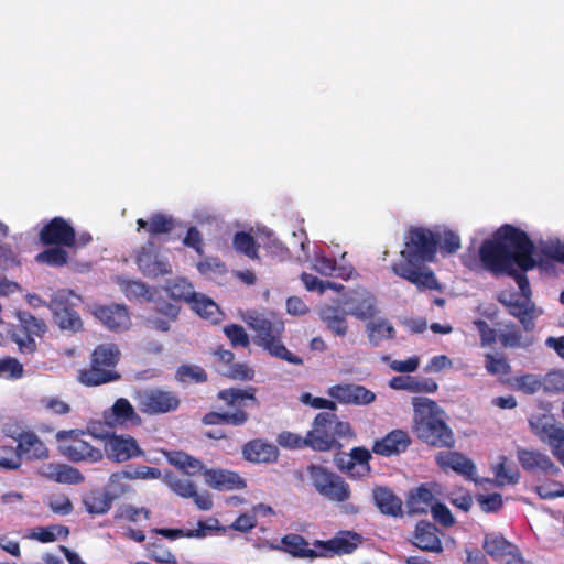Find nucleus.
<instances>
[{
  "mask_svg": "<svg viewBox=\"0 0 564 564\" xmlns=\"http://www.w3.org/2000/svg\"><path fill=\"white\" fill-rule=\"evenodd\" d=\"M534 252L535 246L525 231L505 224L481 243L479 258L484 269L498 275L512 265L522 271L533 270L538 264Z\"/></svg>",
  "mask_w": 564,
  "mask_h": 564,
  "instance_id": "obj_1",
  "label": "nucleus"
},
{
  "mask_svg": "<svg viewBox=\"0 0 564 564\" xmlns=\"http://www.w3.org/2000/svg\"><path fill=\"white\" fill-rule=\"evenodd\" d=\"M440 243V232L426 227H410L404 236L402 260L391 265L392 272L416 286L420 291L440 290L434 272L426 267L434 262Z\"/></svg>",
  "mask_w": 564,
  "mask_h": 564,
  "instance_id": "obj_2",
  "label": "nucleus"
},
{
  "mask_svg": "<svg viewBox=\"0 0 564 564\" xmlns=\"http://www.w3.org/2000/svg\"><path fill=\"white\" fill-rule=\"evenodd\" d=\"M414 431L416 436L433 447L452 448L455 445L453 431L444 420V411L427 398H413Z\"/></svg>",
  "mask_w": 564,
  "mask_h": 564,
  "instance_id": "obj_3",
  "label": "nucleus"
},
{
  "mask_svg": "<svg viewBox=\"0 0 564 564\" xmlns=\"http://www.w3.org/2000/svg\"><path fill=\"white\" fill-rule=\"evenodd\" d=\"M257 389L254 387H248L247 389L240 388H227L219 390L217 399L223 401L229 411L216 412L210 411L206 413L202 423L204 425H232L242 426L249 420V408H258L260 405L258 398L256 397Z\"/></svg>",
  "mask_w": 564,
  "mask_h": 564,
  "instance_id": "obj_4",
  "label": "nucleus"
},
{
  "mask_svg": "<svg viewBox=\"0 0 564 564\" xmlns=\"http://www.w3.org/2000/svg\"><path fill=\"white\" fill-rule=\"evenodd\" d=\"M120 358L121 351L116 344L97 345L90 354L88 367L78 370V382L85 387H98L118 381L121 378L117 371Z\"/></svg>",
  "mask_w": 564,
  "mask_h": 564,
  "instance_id": "obj_5",
  "label": "nucleus"
},
{
  "mask_svg": "<svg viewBox=\"0 0 564 564\" xmlns=\"http://www.w3.org/2000/svg\"><path fill=\"white\" fill-rule=\"evenodd\" d=\"M248 325L256 332V344L267 350L272 357L292 365H302L303 359L291 352L281 341L284 333V322L275 315L257 314L251 316Z\"/></svg>",
  "mask_w": 564,
  "mask_h": 564,
  "instance_id": "obj_6",
  "label": "nucleus"
},
{
  "mask_svg": "<svg viewBox=\"0 0 564 564\" xmlns=\"http://www.w3.org/2000/svg\"><path fill=\"white\" fill-rule=\"evenodd\" d=\"M354 436L350 423L338 420L334 413L321 412L316 414L312 430L307 432L308 447L316 452H329L341 447L338 438Z\"/></svg>",
  "mask_w": 564,
  "mask_h": 564,
  "instance_id": "obj_7",
  "label": "nucleus"
},
{
  "mask_svg": "<svg viewBox=\"0 0 564 564\" xmlns=\"http://www.w3.org/2000/svg\"><path fill=\"white\" fill-rule=\"evenodd\" d=\"M80 303L82 297L72 290L62 289L53 294L47 306L62 330L77 333L83 328V321L76 310Z\"/></svg>",
  "mask_w": 564,
  "mask_h": 564,
  "instance_id": "obj_8",
  "label": "nucleus"
},
{
  "mask_svg": "<svg viewBox=\"0 0 564 564\" xmlns=\"http://www.w3.org/2000/svg\"><path fill=\"white\" fill-rule=\"evenodd\" d=\"M307 474L315 489L325 498L335 502H345L350 498V487L339 475L321 465H310Z\"/></svg>",
  "mask_w": 564,
  "mask_h": 564,
  "instance_id": "obj_9",
  "label": "nucleus"
},
{
  "mask_svg": "<svg viewBox=\"0 0 564 564\" xmlns=\"http://www.w3.org/2000/svg\"><path fill=\"white\" fill-rule=\"evenodd\" d=\"M497 300L510 316L519 321L524 332L531 333L535 329L536 319L542 312L531 297L520 296L514 291H502L498 294Z\"/></svg>",
  "mask_w": 564,
  "mask_h": 564,
  "instance_id": "obj_10",
  "label": "nucleus"
},
{
  "mask_svg": "<svg viewBox=\"0 0 564 564\" xmlns=\"http://www.w3.org/2000/svg\"><path fill=\"white\" fill-rule=\"evenodd\" d=\"M85 433L83 431H59L56 434V438L59 442H64L62 445V454L73 463H97L102 459V452L93 446L88 441L84 438Z\"/></svg>",
  "mask_w": 564,
  "mask_h": 564,
  "instance_id": "obj_11",
  "label": "nucleus"
},
{
  "mask_svg": "<svg viewBox=\"0 0 564 564\" xmlns=\"http://www.w3.org/2000/svg\"><path fill=\"white\" fill-rule=\"evenodd\" d=\"M529 423L533 434L550 446L553 456L564 467V427L557 425L552 416L544 414L532 417Z\"/></svg>",
  "mask_w": 564,
  "mask_h": 564,
  "instance_id": "obj_12",
  "label": "nucleus"
},
{
  "mask_svg": "<svg viewBox=\"0 0 564 564\" xmlns=\"http://www.w3.org/2000/svg\"><path fill=\"white\" fill-rule=\"evenodd\" d=\"M17 317L19 325L13 330V340L22 352H34L36 350L34 337H42L46 333L47 326L42 318L25 311H19Z\"/></svg>",
  "mask_w": 564,
  "mask_h": 564,
  "instance_id": "obj_13",
  "label": "nucleus"
},
{
  "mask_svg": "<svg viewBox=\"0 0 564 564\" xmlns=\"http://www.w3.org/2000/svg\"><path fill=\"white\" fill-rule=\"evenodd\" d=\"M180 399L172 391L148 389L138 393V405L141 412L149 415L164 414L177 410Z\"/></svg>",
  "mask_w": 564,
  "mask_h": 564,
  "instance_id": "obj_14",
  "label": "nucleus"
},
{
  "mask_svg": "<svg viewBox=\"0 0 564 564\" xmlns=\"http://www.w3.org/2000/svg\"><path fill=\"white\" fill-rule=\"evenodd\" d=\"M43 246H63L73 248L76 245V231L63 217H53L39 232Z\"/></svg>",
  "mask_w": 564,
  "mask_h": 564,
  "instance_id": "obj_15",
  "label": "nucleus"
},
{
  "mask_svg": "<svg viewBox=\"0 0 564 564\" xmlns=\"http://www.w3.org/2000/svg\"><path fill=\"white\" fill-rule=\"evenodd\" d=\"M104 448L107 457L117 463H123L144 455L137 440L131 435L107 434Z\"/></svg>",
  "mask_w": 564,
  "mask_h": 564,
  "instance_id": "obj_16",
  "label": "nucleus"
},
{
  "mask_svg": "<svg viewBox=\"0 0 564 564\" xmlns=\"http://www.w3.org/2000/svg\"><path fill=\"white\" fill-rule=\"evenodd\" d=\"M327 394L341 404L368 405L376 400V394L371 390L354 383L332 386Z\"/></svg>",
  "mask_w": 564,
  "mask_h": 564,
  "instance_id": "obj_17",
  "label": "nucleus"
},
{
  "mask_svg": "<svg viewBox=\"0 0 564 564\" xmlns=\"http://www.w3.org/2000/svg\"><path fill=\"white\" fill-rule=\"evenodd\" d=\"M135 262L139 270L148 278H158L172 273L170 262L159 257L152 242H148L147 246L141 247L137 254Z\"/></svg>",
  "mask_w": 564,
  "mask_h": 564,
  "instance_id": "obj_18",
  "label": "nucleus"
},
{
  "mask_svg": "<svg viewBox=\"0 0 564 564\" xmlns=\"http://www.w3.org/2000/svg\"><path fill=\"white\" fill-rule=\"evenodd\" d=\"M104 420L109 426H139L142 423L141 416L135 412L130 401L119 398L112 406L104 412Z\"/></svg>",
  "mask_w": 564,
  "mask_h": 564,
  "instance_id": "obj_19",
  "label": "nucleus"
},
{
  "mask_svg": "<svg viewBox=\"0 0 564 564\" xmlns=\"http://www.w3.org/2000/svg\"><path fill=\"white\" fill-rule=\"evenodd\" d=\"M522 468L529 473H541L545 476H557L561 473L552 459L544 453L521 448L517 453Z\"/></svg>",
  "mask_w": 564,
  "mask_h": 564,
  "instance_id": "obj_20",
  "label": "nucleus"
},
{
  "mask_svg": "<svg viewBox=\"0 0 564 564\" xmlns=\"http://www.w3.org/2000/svg\"><path fill=\"white\" fill-rule=\"evenodd\" d=\"M437 466L446 471L453 470L469 480H475L476 466L471 459L459 452H440L435 456Z\"/></svg>",
  "mask_w": 564,
  "mask_h": 564,
  "instance_id": "obj_21",
  "label": "nucleus"
},
{
  "mask_svg": "<svg viewBox=\"0 0 564 564\" xmlns=\"http://www.w3.org/2000/svg\"><path fill=\"white\" fill-rule=\"evenodd\" d=\"M438 532L434 523L419 521L414 529L412 543L422 551L440 554L443 552V544Z\"/></svg>",
  "mask_w": 564,
  "mask_h": 564,
  "instance_id": "obj_22",
  "label": "nucleus"
},
{
  "mask_svg": "<svg viewBox=\"0 0 564 564\" xmlns=\"http://www.w3.org/2000/svg\"><path fill=\"white\" fill-rule=\"evenodd\" d=\"M372 500L378 510L388 517H403L402 499L387 486H376L372 489Z\"/></svg>",
  "mask_w": 564,
  "mask_h": 564,
  "instance_id": "obj_23",
  "label": "nucleus"
},
{
  "mask_svg": "<svg viewBox=\"0 0 564 564\" xmlns=\"http://www.w3.org/2000/svg\"><path fill=\"white\" fill-rule=\"evenodd\" d=\"M410 444L411 438L405 431L393 430L373 443L372 452L380 456L390 457L405 452Z\"/></svg>",
  "mask_w": 564,
  "mask_h": 564,
  "instance_id": "obj_24",
  "label": "nucleus"
},
{
  "mask_svg": "<svg viewBox=\"0 0 564 564\" xmlns=\"http://www.w3.org/2000/svg\"><path fill=\"white\" fill-rule=\"evenodd\" d=\"M243 458L251 463L270 464L279 458V448L261 438L251 440L242 446Z\"/></svg>",
  "mask_w": 564,
  "mask_h": 564,
  "instance_id": "obj_25",
  "label": "nucleus"
},
{
  "mask_svg": "<svg viewBox=\"0 0 564 564\" xmlns=\"http://www.w3.org/2000/svg\"><path fill=\"white\" fill-rule=\"evenodd\" d=\"M347 315L355 316L360 321L370 319L376 314V300L368 292H354L344 301Z\"/></svg>",
  "mask_w": 564,
  "mask_h": 564,
  "instance_id": "obj_26",
  "label": "nucleus"
},
{
  "mask_svg": "<svg viewBox=\"0 0 564 564\" xmlns=\"http://www.w3.org/2000/svg\"><path fill=\"white\" fill-rule=\"evenodd\" d=\"M94 314L110 330H123L130 324L129 313L123 305L97 306L94 310Z\"/></svg>",
  "mask_w": 564,
  "mask_h": 564,
  "instance_id": "obj_27",
  "label": "nucleus"
},
{
  "mask_svg": "<svg viewBox=\"0 0 564 564\" xmlns=\"http://www.w3.org/2000/svg\"><path fill=\"white\" fill-rule=\"evenodd\" d=\"M170 488L182 498H192L199 510H210L213 499L208 492L199 494L196 485L187 478H173L169 481Z\"/></svg>",
  "mask_w": 564,
  "mask_h": 564,
  "instance_id": "obj_28",
  "label": "nucleus"
},
{
  "mask_svg": "<svg viewBox=\"0 0 564 564\" xmlns=\"http://www.w3.org/2000/svg\"><path fill=\"white\" fill-rule=\"evenodd\" d=\"M40 475L57 484L79 485L85 481L80 470L67 464H46L40 469Z\"/></svg>",
  "mask_w": 564,
  "mask_h": 564,
  "instance_id": "obj_29",
  "label": "nucleus"
},
{
  "mask_svg": "<svg viewBox=\"0 0 564 564\" xmlns=\"http://www.w3.org/2000/svg\"><path fill=\"white\" fill-rule=\"evenodd\" d=\"M204 476L206 484L219 491L243 489L246 487V481L235 471L206 469Z\"/></svg>",
  "mask_w": 564,
  "mask_h": 564,
  "instance_id": "obj_30",
  "label": "nucleus"
},
{
  "mask_svg": "<svg viewBox=\"0 0 564 564\" xmlns=\"http://www.w3.org/2000/svg\"><path fill=\"white\" fill-rule=\"evenodd\" d=\"M435 502V496L429 485L421 484L409 491L405 501L408 514H425L431 511Z\"/></svg>",
  "mask_w": 564,
  "mask_h": 564,
  "instance_id": "obj_31",
  "label": "nucleus"
},
{
  "mask_svg": "<svg viewBox=\"0 0 564 564\" xmlns=\"http://www.w3.org/2000/svg\"><path fill=\"white\" fill-rule=\"evenodd\" d=\"M482 549L495 561L510 558L519 550L517 545L508 541L501 533H486Z\"/></svg>",
  "mask_w": 564,
  "mask_h": 564,
  "instance_id": "obj_32",
  "label": "nucleus"
},
{
  "mask_svg": "<svg viewBox=\"0 0 564 564\" xmlns=\"http://www.w3.org/2000/svg\"><path fill=\"white\" fill-rule=\"evenodd\" d=\"M389 387L394 390L409 392L434 393L438 389L437 382L432 378L417 379L411 376H397L390 379Z\"/></svg>",
  "mask_w": 564,
  "mask_h": 564,
  "instance_id": "obj_33",
  "label": "nucleus"
},
{
  "mask_svg": "<svg viewBox=\"0 0 564 564\" xmlns=\"http://www.w3.org/2000/svg\"><path fill=\"white\" fill-rule=\"evenodd\" d=\"M346 311L339 307L326 305L321 308L319 317L323 323L330 329L335 335L344 337L348 332V324L346 321Z\"/></svg>",
  "mask_w": 564,
  "mask_h": 564,
  "instance_id": "obj_34",
  "label": "nucleus"
},
{
  "mask_svg": "<svg viewBox=\"0 0 564 564\" xmlns=\"http://www.w3.org/2000/svg\"><path fill=\"white\" fill-rule=\"evenodd\" d=\"M280 549L294 557H301V558L317 557V551L310 547V544L304 539V536H302L300 534H295V533H290V534L284 535L281 539V547Z\"/></svg>",
  "mask_w": 564,
  "mask_h": 564,
  "instance_id": "obj_35",
  "label": "nucleus"
},
{
  "mask_svg": "<svg viewBox=\"0 0 564 564\" xmlns=\"http://www.w3.org/2000/svg\"><path fill=\"white\" fill-rule=\"evenodd\" d=\"M492 473L499 487L516 485L520 479V471L516 464L503 455L499 456L498 463L492 466Z\"/></svg>",
  "mask_w": 564,
  "mask_h": 564,
  "instance_id": "obj_36",
  "label": "nucleus"
},
{
  "mask_svg": "<svg viewBox=\"0 0 564 564\" xmlns=\"http://www.w3.org/2000/svg\"><path fill=\"white\" fill-rule=\"evenodd\" d=\"M139 228H144L151 236L162 234H170L175 228V220L172 216L163 213H154L150 216L149 220L139 218L137 220Z\"/></svg>",
  "mask_w": 564,
  "mask_h": 564,
  "instance_id": "obj_37",
  "label": "nucleus"
},
{
  "mask_svg": "<svg viewBox=\"0 0 564 564\" xmlns=\"http://www.w3.org/2000/svg\"><path fill=\"white\" fill-rule=\"evenodd\" d=\"M112 499L107 491L91 490L84 498L83 503L90 514H105L112 505Z\"/></svg>",
  "mask_w": 564,
  "mask_h": 564,
  "instance_id": "obj_38",
  "label": "nucleus"
},
{
  "mask_svg": "<svg viewBox=\"0 0 564 564\" xmlns=\"http://www.w3.org/2000/svg\"><path fill=\"white\" fill-rule=\"evenodd\" d=\"M371 459L370 452L365 447H354L350 451L349 458L344 457L336 458V465L339 469L352 470L356 464H358L364 473L370 471L369 460Z\"/></svg>",
  "mask_w": 564,
  "mask_h": 564,
  "instance_id": "obj_39",
  "label": "nucleus"
},
{
  "mask_svg": "<svg viewBox=\"0 0 564 564\" xmlns=\"http://www.w3.org/2000/svg\"><path fill=\"white\" fill-rule=\"evenodd\" d=\"M192 308L203 318L216 323L219 321V306L212 299L204 294L196 293L191 300Z\"/></svg>",
  "mask_w": 564,
  "mask_h": 564,
  "instance_id": "obj_40",
  "label": "nucleus"
},
{
  "mask_svg": "<svg viewBox=\"0 0 564 564\" xmlns=\"http://www.w3.org/2000/svg\"><path fill=\"white\" fill-rule=\"evenodd\" d=\"M63 246H53L47 248L35 256V261L41 264H46L53 268H62L67 264L69 256L68 252L62 248Z\"/></svg>",
  "mask_w": 564,
  "mask_h": 564,
  "instance_id": "obj_41",
  "label": "nucleus"
},
{
  "mask_svg": "<svg viewBox=\"0 0 564 564\" xmlns=\"http://www.w3.org/2000/svg\"><path fill=\"white\" fill-rule=\"evenodd\" d=\"M232 245L238 252L245 254L246 257L252 260L259 259V245L251 234L246 231L236 232L232 239Z\"/></svg>",
  "mask_w": 564,
  "mask_h": 564,
  "instance_id": "obj_42",
  "label": "nucleus"
},
{
  "mask_svg": "<svg viewBox=\"0 0 564 564\" xmlns=\"http://www.w3.org/2000/svg\"><path fill=\"white\" fill-rule=\"evenodd\" d=\"M498 339L503 348H521L530 345L523 340L522 332L512 322L506 324L505 330L499 333Z\"/></svg>",
  "mask_w": 564,
  "mask_h": 564,
  "instance_id": "obj_43",
  "label": "nucleus"
},
{
  "mask_svg": "<svg viewBox=\"0 0 564 564\" xmlns=\"http://www.w3.org/2000/svg\"><path fill=\"white\" fill-rule=\"evenodd\" d=\"M334 542L336 555L351 554L361 543V535L351 531H343L334 536Z\"/></svg>",
  "mask_w": 564,
  "mask_h": 564,
  "instance_id": "obj_44",
  "label": "nucleus"
},
{
  "mask_svg": "<svg viewBox=\"0 0 564 564\" xmlns=\"http://www.w3.org/2000/svg\"><path fill=\"white\" fill-rule=\"evenodd\" d=\"M166 291L171 297L189 303L196 292L194 291L193 284L184 278H177L171 281L166 285Z\"/></svg>",
  "mask_w": 564,
  "mask_h": 564,
  "instance_id": "obj_45",
  "label": "nucleus"
},
{
  "mask_svg": "<svg viewBox=\"0 0 564 564\" xmlns=\"http://www.w3.org/2000/svg\"><path fill=\"white\" fill-rule=\"evenodd\" d=\"M69 534L68 527L54 524L48 527H37L32 533V538L42 542H54L57 538H67Z\"/></svg>",
  "mask_w": 564,
  "mask_h": 564,
  "instance_id": "obj_46",
  "label": "nucleus"
},
{
  "mask_svg": "<svg viewBox=\"0 0 564 564\" xmlns=\"http://www.w3.org/2000/svg\"><path fill=\"white\" fill-rule=\"evenodd\" d=\"M209 529V527L203 522H198V529L196 530H183V529H169V528H162V529H153L152 532L159 535H162L164 538L175 540L178 538H203L205 536V531Z\"/></svg>",
  "mask_w": 564,
  "mask_h": 564,
  "instance_id": "obj_47",
  "label": "nucleus"
},
{
  "mask_svg": "<svg viewBox=\"0 0 564 564\" xmlns=\"http://www.w3.org/2000/svg\"><path fill=\"white\" fill-rule=\"evenodd\" d=\"M149 558L159 564H177L176 556L163 544L156 540L148 544Z\"/></svg>",
  "mask_w": 564,
  "mask_h": 564,
  "instance_id": "obj_48",
  "label": "nucleus"
},
{
  "mask_svg": "<svg viewBox=\"0 0 564 564\" xmlns=\"http://www.w3.org/2000/svg\"><path fill=\"white\" fill-rule=\"evenodd\" d=\"M394 328L387 321L371 322L368 324V337L372 345L377 346L383 339L392 338Z\"/></svg>",
  "mask_w": 564,
  "mask_h": 564,
  "instance_id": "obj_49",
  "label": "nucleus"
},
{
  "mask_svg": "<svg viewBox=\"0 0 564 564\" xmlns=\"http://www.w3.org/2000/svg\"><path fill=\"white\" fill-rule=\"evenodd\" d=\"M176 378L184 383H203L208 379L207 372L199 366H180L176 371Z\"/></svg>",
  "mask_w": 564,
  "mask_h": 564,
  "instance_id": "obj_50",
  "label": "nucleus"
},
{
  "mask_svg": "<svg viewBox=\"0 0 564 564\" xmlns=\"http://www.w3.org/2000/svg\"><path fill=\"white\" fill-rule=\"evenodd\" d=\"M128 477V474L119 473H115L110 476L106 486V491L112 501L120 498L130 490V486L126 481Z\"/></svg>",
  "mask_w": 564,
  "mask_h": 564,
  "instance_id": "obj_51",
  "label": "nucleus"
},
{
  "mask_svg": "<svg viewBox=\"0 0 564 564\" xmlns=\"http://www.w3.org/2000/svg\"><path fill=\"white\" fill-rule=\"evenodd\" d=\"M224 333L229 339L231 346L247 348L250 345V338L245 328L239 324H229L224 327Z\"/></svg>",
  "mask_w": 564,
  "mask_h": 564,
  "instance_id": "obj_52",
  "label": "nucleus"
},
{
  "mask_svg": "<svg viewBox=\"0 0 564 564\" xmlns=\"http://www.w3.org/2000/svg\"><path fill=\"white\" fill-rule=\"evenodd\" d=\"M485 368L489 375H509L511 366L505 356H495L492 354L485 355Z\"/></svg>",
  "mask_w": 564,
  "mask_h": 564,
  "instance_id": "obj_53",
  "label": "nucleus"
},
{
  "mask_svg": "<svg viewBox=\"0 0 564 564\" xmlns=\"http://www.w3.org/2000/svg\"><path fill=\"white\" fill-rule=\"evenodd\" d=\"M278 444L288 449H300L304 447H308V437L307 434L302 437L301 435L290 432L283 431L278 435Z\"/></svg>",
  "mask_w": 564,
  "mask_h": 564,
  "instance_id": "obj_54",
  "label": "nucleus"
},
{
  "mask_svg": "<svg viewBox=\"0 0 564 564\" xmlns=\"http://www.w3.org/2000/svg\"><path fill=\"white\" fill-rule=\"evenodd\" d=\"M175 466H177L181 470H183L185 474L194 476L197 474H203L205 468L204 464L197 459L194 458L187 454H180L174 462Z\"/></svg>",
  "mask_w": 564,
  "mask_h": 564,
  "instance_id": "obj_55",
  "label": "nucleus"
},
{
  "mask_svg": "<svg viewBox=\"0 0 564 564\" xmlns=\"http://www.w3.org/2000/svg\"><path fill=\"white\" fill-rule=\"evenodd\" d=\"M514 384L518 390L525 394H534L543 387L542 380L532 373L521 375L514 378Z\"/></svg>",
  "mask_w": 564,
  "mask_h": 564,
  "instance_id": "obj_56",
  "label": "nucleus"
},
{
  "mask_svg": "<svg viewBox=\"0 0 564 564\" xmlns=\"http://www.w3.org/2000/svg\"><path fill=\"white\" fill-rule=\"evenodd\" d=\"M476 501L478 502L481 511L486 513L498 512L503 506L502 496L498 492L489 495L479 494L476 496Z\"/></svg>",
  "mask_w": 564,
  "mask_h": 564,
  "instance_id": "obj_57",
  "label": "nucleus"
},
{
  "mask_svg": "<svg viewBox=\"0 0 564 564\" xmlns=\"http://www.w3.org/2000/svg\"><path fill=\"white\" fill-rule=\"evenodd\" d=\"M460 238L454 231L445 230L443 234L440 232L438 248L443 254H453L460 249Z\"/></svg>",
  "mask_w": 564,
  "mask_h": 564,
  "instance_id": "obj_58",
  "label": "nucleus"
},
{
  "mask_svg": "<svg viewBox=\"0 0 564 564\" xmlns=\"http://www.w3.org/2000/svg\"><path fill=\"white\" fill-rule=\"evenodd\" d=\"M474 325L479 333L480 344L482 347H491L497 343V340H499V334H497L496 329L490 327L486 321L476 319L474 321Z\"/></svg>",
  "mask_w": 564,
  "mask_h": 564,
  "instance_id": "obj_59",
  "label": "nucleus"
},
{
  "mask_svg": "<svg viewBox=\"0 0 564 564\" xmlns=\"http://www.w3.org/2000/svg\"><path fill=\"white\" fill-rule=\"evenodd\" d=\"M183 245L194 249L199 256H203L204 253L203 235L195 226L188 228L185 237L183 238Z\"/></svg>",
  "mask_w": 564,
  "mask_h": 564,
  "instance_id": "obj_60",
  "label": "nucleus"
},
{
  "mask_svg": "<svg viewBox=\"0 0 564 564\" xmlns=\"http://www.w3.org/2000/svg\"><path fill=\"white\" fill-rule=\"evenodd\" d=\"M314 269L322 275L325 276H338L337 262L333 258L325 256L316 257L314 262Z\"/></svg>",
  "mask_w": 564,
  "mask_h": 564,
  "instance_id": "obj_61",
  "label": "nucleus"
},
{
  "mask_svg": "<svg viewBox=\"0 0 564 564\" xmlns=\"http://www.w3.org/2000/svg\"><path fill=\"white\" fill-rule=\"evenodd\" d=\"M432 516L436 522L443 527H452L455 523V519L451 510L442 502L436 501L431 509Z\"/></svg>",
  "mask_w": 564,
  "mask_h": 564,
  "instance_id": "obj_62",
  "label": "nucleus"
},
{
  "mask_svg": "<svg viewBox=\"0 0 564 564\" xmlns=\"http://www.w3.org/2000/svg\"><path fill=\"white\" fill-rule=\"evenodd\" d=\"M300 401L303 404L310 405L314 409H326L330 411H335L337 409V405L334 401L321 397H314L310 392L302 393L300 395Z\"/></svg>",
  "mask_w": 564,
  "mask_h": 564,
  "instance_id": "obj_63",
  "label": "nucleus"
},
{
  "mask_svg": "<svg viewBox=\"0 0 564 564\" xmlns=\"http://www.w3.org/2000/svg\"><path fill=\"white\" fill-rule=\"evenodd\" d=\"M545 390L552 392H564V372L552 371L545 376L544 379Z\"/></svg>",
  "mask_w": 564,
  "mask_h": 564,
  "instance_id": "obj_64",
  "label": "nucleus"
}]
</instances>
